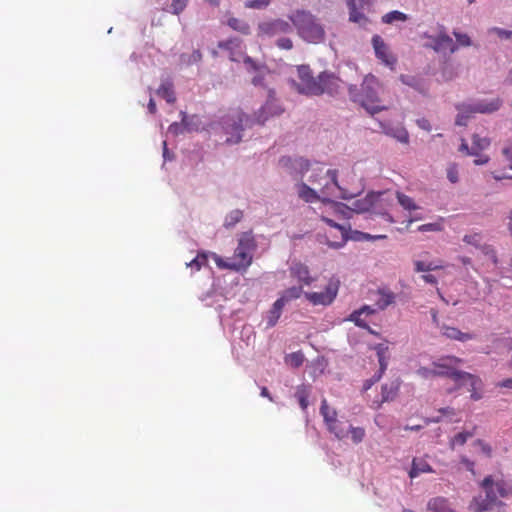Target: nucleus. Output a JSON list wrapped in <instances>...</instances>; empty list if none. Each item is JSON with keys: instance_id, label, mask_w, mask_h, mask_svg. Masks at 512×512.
<instances>
[{"instance_id": "obj_19", "label": "nucleus", "mask_w": 512, "mask_h": 512, "mask_svg": "<svg viewBox=\"0 0 512 512\" xmlns=\"http://www.w3.org/2000/svg\"><path fill=\"white\" fill-rule=\"evenodd\" d=\"M296 188L298 197L306 203L322 202L323 198H327V196L321 195L320 192L318 193L302 181L296 184Z\"/></svg>"}, {"instance_id": "obj_47", "label": "nucleus", "mask_w": 512, "mask_h": 512, "mask_svg": "<svg viewBox=\"0 0 512 512\" xmlns=\"http://www.w3.org/2000/svg\"><path fill=\"white\" fill-rule=\"evenodd\" d=\"M417 375L420 376L421 378L423 379H430V378H433V377H439L436 370H435V367H431V368H428V367H420L419 369H417L416 371Z\"/></svg>"}, {"instance_id": "obj_3", "label": "nucleus", "mask_w": 512, "mask_h": 512, "mask_svg": "<svg viewBox=\"0 0 512 512\" xmlns=\"http://www.w3.org/2000/svg\"><path fill=\"white\" fill-rule=\"evenodd\" d=\"M382 92V84L372 74L364 77L359 92H357L355 86L349 88L352 100L359 103L371 115L387 109V106L381 103L380 94Z\"/></svg>"}, {"instance_id": "obj_9", "label": "nucleus", "mask_w": 512, "mask_h": 512, "mask_svg": "<svg viewBox=\"0 0 512 512\" xmlns=\"http://www.w3.org/2000/svg\"><path fill=\"white\" fill-rule=\"evenodd\" d=\"M463 362L464 360L462 358L454 355H446L434 360L432 366L435 367L439 377H447L455 382H459L463 371L459 370L458 367Z\"/></svg>"}, {"instance_id": "obj_6", "label": "nucleus", "mask_w": 512, "mask_h": 512, "mask_svg": "<svg viewBox=\"0 0 512 512\" xmlns=\"http://www.w3.org/2000/svg\"><path fill=\"white\" fill-rule=\"evenodd\" d=\"M255 247L256 244L254 238L250 234H244L238 241L233 257L223 259L214 254V260L219 268L237 272L245 271L252 263V252Z\"/></svg>"}, {"instance_id": "obj_13", "label": "nucleus", "mask_w": 512, "mask_h": 512, "mask_svg": "<svg viewBox=\"0 0 512 512\" xmlns=\"http://www.w3.org/2000/svg\"><path fill=\"white\" fill-rule=\"evenodd\" d=\"M292 32V26L289 22L276 19L272 21L261 22L258 25V36L273 37L279 34H287Z\"/></svg>"}, {"instance_id": "obj_5", "label": "nucleus", "mask_w": 512, "mask_h": 512, "mask_svg": "<svg viewBox=\"0 0 512 512\" xmlns=\"http://www.w3.org/2000/svg\"><path fill=\"white\" fill-rule=\"evenodd\" d=\"M298 35L306 42L319 44L325 41L326 32L318 18L306 10H296L288 16Z\"/></svg>"}, {"instance_id": "obj_31", "label": "nucleus", "mask_w": 512, "mask_h": 512, "mask_svg": "<svg viewBox=\"0 0 512 512\" xmlns=\"http://www.w3.org/2000/svg\"><path fill=\"white\" fill-rule=\"evenodd\" d=\"M374 349H375L377 357H378L379 370H381V372H385L387 369V366H388L387 358H388L389 348L386 344L380 343V344H377L374 347Z\"/></svg>"}, {"instance_id": "obj_12", "label": "nucleus", "mask_w": 512, "mask_h": 512, "mask_svg": "<svg viewBox=\"0 0 512 512\" xmlns=\"http://www.w3.org/2000/svg\"><path fill=\"white\" fill-rule=\"evenodd\" d=\"M279 164L295 179L302 178L310 168L309 161L302 157H282Z\"/></svg>"}, {"instance_id": "obj_2", "label": "nucleus", "mask_w": 512, "mask_h": 512, "mask_svg": "<svg viewBox=\"0 0 512 512\" xmlns=\"http://www.w3.org/2000/svg\"><path fill=\"white\" fill-rule=\"evenodd\" d=\"M299 83L293 81L295 89L308 96H319L322 94L334 95L340 89V79L333 73L324 71L314 77L308 65H300L297 68Z\"/></svg>"}, {"instance_id": "obj_57", "label": "nucleus", "mask_w": 512, "mask_h": 512, "mask_svg": "<svg viewBox=\"0 0 512 512\" xmlns=\"http://www.w3.org/2000/svg\"><path fill=\"white\" fill-rule=\"evenodd\" d=\"M202 54L199 50L193 51V53L190 55L189 60L187 61L188 64L196 63L201 61Z\"/></svg>"}, {"instance_id": "obj_58", "label": "nucleus", "mask_w": 512, "mask_h": 512, "mask_svg": "<svg viewBox=\"0 0 512 512\" xmlns=\"http://www.w3.org/2000/svg\"><path fill=\"white\" fill-rule=\"evenodd\" d=\"M461 463L465 465L466 469L474 474V462L469 460L467 457H461Z\"/></svg>"}, {"instance_id": "obj_59", "label": "nucleus", "mask_w": 512, "mask_h": 512, "mask_svg": "<svg viewBox=\"0 0 512 512\" xmlns=\"http://www.w3.org/2000/svg\"><path fill=\"white\" fill-rule=\"evenodd\" d=\"M417 125L423 129V130H426V131H430L431 130V124L430 122L425 119V118H422V119H418L417 120Z\"/></svg>"}, {"instance_id": "obj_17", "label": "nucleus", "mask_w": 512, "mask_h": 512, "mask_svg": "<svg viewBox=\"0 0 512 512\" xmlns=\"http://www.w3.org/2000/svg\"><path fill=\"white\" fill-rule=\"evenodd\" d=\"M464 382L469 383L470 398L474 401H478L482 398V394L478 392V388L481 386V379L471 373L463 371L460 376V381L457 383V388L461 387Z\"/></svg>"}, {"instance_id": "obj_39", "label": "nucleus", "mask_w": 512, "mask_h": 512, "mask_svg": "<svg viewBox=\"0 0 512 512\" xmlns=\"http://www.w3.org/2000/svg\"><path fill=\"white\" fill-rule=\"evenodd\" d=\"M396 197H397L399 204L405 210L411 211V210H416L418 208V206L415 204L414 200L411 197H409L401 192H397Z\"/></svg>"}, {"instance_id": "obj_48", "label": "nucleus", "mask_w": 512, "mask_h": 512, "mask_svg": "<svg viewBox=\"0 0 512 512\" xmlns=\"http://www.w3.org/2000/svg\"><path fill=\"white\" fill-rule=\"evenodd\" d=\"M442 230H443V225L441 222L427 223V224L420 225L418 227V231H420V232H428V231L440 232Z\"/></svg>"}, {"instance_id": "obj_1", "label": "nucleus", "mask_w": 512, "mask_h": 512, "mask_svg": "<svg viewBox=\"0 0 512 512\" xmlns=\"http://www.w3.org/2000/svg\"><path fill=\"white\" fill-rule=\"evenodd\" d=\"M283 112L284 108L274 95L270 93L266 103L255 113L254 119H250L249 116L239 111L227 115L223 119V129L228 135L226 142L230 144L239 143L242 138L241 132L244 126H249L253 123L262 125L269 118L279 116Z\"/></svg>"}, {"instance_id": "obj_8", "label": "nucleus", "mask_w": 512, "mask_h": 512, "mask_svg": "<svg viewBox=\"0 0 512 512\" xmlns=\"http://www.w3.org/2000/svg\"><path fill=\"white\" fill-rule=\"evenodd\" d=\"M502 105L500 98H493L490 100H479L477 103L471 104H458L456 109L458 114L456 117V125L466 126L469 119L475 113L490 114L497 111Z\"/></svg>"}, {"instance_id": "obj_56", "label": "nucleus", "mask_w": 512, "mask_h": 512, "mask_svg": "<svg viewBox=\"0 0 512 512\" xmlns=\"http://www.w3.org/2000/svg\"><path fill=\"white\" fill-rule=\"evenodd\" d=\"M394 137L399 141V142H402V143H408L409 141V134L408 132L401 128V129H398L396 131V134H394Z\"/></svg>"}, {"instance_id": "obj_34", "label": "nucleus", "mask_w": 512, "mask_h": 512, "mask_svg": "<svg viewBox=\"0 0 512 512\" xmlns=\"http://www.w3.org/2000/svg\"><path fill=\"white\" fill-rule=\"evenodd\" d=\"M286 305L285 302H283V300H281L280 298H278L274 304H273V307L272 309L270 310V317H269V321H268V325L269 326H274L276 324V322L278 321V319L280 318V315H281V312H282V309L283 307Z\"/></svg>"}, {"instance_id": "obj_11", "label": "nucleus", "mask_w": 512, "mask_h": 512, "mask_svg": "<svg viewBox=\"0 0 512 512\" xmlns=\"http://www.w3.org/2000/svg\"><path fill=\"white\" fill-rule=\"evenodd\" d=\"M349 9V21L359 25L368 23V18L364 14L373 4V0H346Z\"/></svg>"}, {"instance_id": "obj_30", "label": "nucleus", "mask_w": 512, "mask_h": 512, "mask_svg": "<svg viewBox=\"0 0 512 512\" xmlns=\"http://www.w3.org/2000/svg\"><path fill=\"white\" fill-rule=\"evenodd\" d=\"M327 429L339 440H343L349 435L348 425L340 420L328 426Z\"/></svg>"}, {"instance_id": "obj_25", "label": "nucleus", "mask_w": 512, "mask_h": 512, "mask_svg": "<svg viewBox=\"0 0 512 512\" xmlns=\"http://www.w3.org/2000/svg\"><path fill=\"white\" fill-rule=\"evenodd\" d=\"M434 470L423 458H414L412 461V467L409 471L410 478H415L422 473H432Z\"/></svg>"}, {"instance_id": "obj_54", "label": "nucleus", "mask_w": 512, "mask_h": 512, "mask_svg": "<svg viewBox=\"0 0 512 512\" xmlns=\"http://www.w3.org/2000/svg\"><path fill=\"white\" fill-rule=\"evenodd\" d=\"M276 45L280 48V49H285V50H290L293 48V42L290 38H287V37H282V38H279L276 42Z\"/></svg>"}, {"instance_id": "obj_52", "label": "nucleus", "mask_w": 512, "mask_h": 512, "mask_svg": "<svg viewBox=\"0 0 512 512\" xmlns=\"http://www.w3.org/2000/svg\"><path fill=\"white\" fill-rule=\"evenodd\" d=\"M187 2H188V0H172L171 6H170L172 13H174V14L181 13L187 6Z\"/></svg>"}, {"instance_id": "obj_37", "label": "nucleus", "mask_w": 512, "mask_h": 512, "mask_svg": "<svg viewBox=\"0 0 512 512\" xmlns=\"http://www.w3.org/2000/svg\"><path fill=\"white\" fill-rule=\"evenodd\" d=\"M302 293L303 291L301 286H293L284 290L279 298L283 300V302L288 303L291 300L298 299Z\"/></svg>"}, {"instance_id": "obj_44", "label": "nucleus", "mask_w": 512, "mask_h": 512, "mask_svg": "<svg viewBox=\"0 0 512 512\" xmlns=\"http://www.w3.org/2000/svg\"><path fill=\"white\" fill-rule=\"evenodd\" d=\"M243 217V213L241 210H233L231 211L225 219V226L226 227H233L235 224H237Z\"/></svg>"}, {"instance_id": "obj_46", "label": "nucleus", "mask_w": 512, "mask_h": 512, "mask_svg": "<svg viewBox=\"0 0 512 512\" xmlns=\"http://www.w3.org/2000/svg\"><path fill=\"white\" fill-rule=\"evenodd\" d=\"M447 178L448 180L455 184L459 181V171L458 166L455 163H451L447 167Z\"/></svg>"}, {"instance_id": "obj_60", "label": "nucleus", "mask_w": 512, "mask_h": 512, "mask_svg": "<svg viewBox=\"0 0 512 512\" xmlns=\"http://www.w3.org/2000/svg\"><path fill=\"white\" fill-rule=\"evenodd\" d=\"M168 132H169V133H172L173 135H177V134H179V133H181V132H182V127H181V125H180V124H178V123H176V122H175V123H172V124L169 126V128H168Z\"/></svg>"}, {"instance_id": "obj_18", "label": "nucleus", "mask_w": 512, "mask_h": 512, "mask_svg": "<svg viewBox=\"0 0 512 512\" xmlns=\"http://www.w3.org/2000/svg\"><path fill=\"white\" fill-rule=\"evenodd\" d=\"M382 195V192H371L367 194L365 198L359 199L353 203L352 212L364 213L374 209Z\"/></svg>"}, {"instance_id": "obj_20", "label": "nucleus", "mask_w": 512, "mask_h": 512, "mask_svg": "<svg viewBox=\"0 0 512 512\" xmlns=\"http://www.w3.org/2000/svg\"><path fill=\"white\" fill-rule=\"evenodd\" d=\"M375 310L368 306L364 305L360 309L355 310L350 314L348 320L354 322L356 326L367 329L370 333L374 334V331L369 327L368 323L362 318L363 315L369 316L374 314Z\"/></svg>"}, {"instance_id": "obj_26", "label": "nucleus", "mask_w": 512, "mask_h": 512, "mask_svg": "<svg viewBox=\"0 0 512 512\" xmlns=\"http://www.w3.org/2000/svg\"><path fill=\"white\" fill-rule=\"evenodd\" d=\"M157 95L164 98L168 103L173 104L176 101L173 83L169 80L162 82L157 89Z\"/></svg>"}, {"instance_id": "obj_63", "label": "nucleus", "mask_w": 512, "mask_h": 512, "mask_svg": "<svg viewBox=\"0 0 512 512\" xmlns=\"http://www.w3.org/2000/svg\"><path fill=\"white\" fill-rule=\"evenodd\" d=\"M421 278L429 284L436 285L437 284V278L432 274H424L421 276Z\"/></svg>"}, {"instance_id": "obj_55", "label": "nucleus", "mask_w": 512, "mask_h": 512, "mask_svg": "<svg viewBox=\"0 0 512 512\" xmlns=\"http://www.w3.org/2000/svg\"><path fill=\"white\" fill-rule=\"evenodd\" d=\"M383 374L384 372H381V370H379L372 378L366 380L363 386L364 390L370 389L376 382H378L381 379Z\"/></svg>"}, {"instance_id": "obj_15", "label": "nucleus", "mask_w": 512, "mask_h": 512, "mask_svg": "<svg viewBox=\"0 0 512 512\" xmlns=\"http://www.w3.org/2000/svg\"><path fill=\"white\" fill-rule=\"evenodd\" d=\"M463 241L466 244L481 250V252L488 256L494 264L497 263V257L494 249L490 245L483 243V236L481 233L474 232L471 234H466L463 237Z\"/></svg>"}, {"instance_id": "obj_21", "label": "nucleus", "mask_w": 512, "mask_h": 512, "mask_svg": "<svg viewBox=\"0 0 512 512\" xmlns=\"http://www.w3.org/2000/svg\"><path fill=\"white\" fill-rule=\"evenodd\" d=\"M321 220L324 223H326L327 225H329L330 227L339 230L340 235H341L339 241H328L327 242L328 246L331 248H335V249H338V248H341L342 246H344V244L348 240V229L344 225H340L328 217L321 216Z\"/></svg>"}, {"instance_id": "obj_14", "label": "nucleus", "mask_w": 512, "mask_h": 512, "mask_svg": "<svg viewBox=\"0 0 512 512\" xmlns=\"http://www.w3.org/2000/svg\"><path fill=\"white\" fill-rule=\"evenodd\" d=\"M372 45L377 59H379L384 65L393 69L397 59L390 52V49L384 40L379 35H374L372 37Z\"/></svg>"}, {"instance_id": "obj_51", "label": "nucleus", "mask_w": 512, "mask_h": 512, "mask_svg": "<svg viewBox=\"0 0 512 512\" xmlns=\"http://www.w3.org/2000/svg\"><path fill=\"white\" fill-rule=\"evenodd\" d=\"M453 35L456 38L457 46L468 47L472 44L471 39L467 34L454 31Z\"/></svg>"}, {"instance_id": "obj_36", "label": "nucleus", "mask_w": 512, "mask_h": 512, "mask_svg": "<svg viewBox=\"0 0 512 512\" xmlns=\"http://www.w3.org/2000/svg\"><path fill=\"white\" fill-rule=\"evenodd\" d=\"M295 397L297 398L299 405L303 411H305L309 405V390L306 386L301 385L297 387L295 392Z\"/></svg>"}, {"instance_id": "obj_41", "label": "nucleus", "mask_w": 512, "mask_h": 512, "mask_svg": "<svg viewBox=\"0 0 512 512\" xmlns=\"http://www.w3.org/2000/svg\"><path fill=\"white\" fill-rule=\"evenodd\" d=\"M299 281L304 285H311L314 278L310 276L309 270L306 266H299L295 272Z\"/></svg>"}, {"instance_id": "obj_64", "label": "nucleus", "mask_w": 512, "mask_h": 512, "mask_svg": "<svg viewBox=\"0 0 512 512\" xmlns=\"http://www.w3.org/2000/svg\"><path fill=\"white\" fill-rule=\"evenodd\" d=\"M489 161V157L486 155H481L474 160L475 165H483Z\"/></svg>"}, {"instance_id": "obj_33", "label": "nucleus", "mask_w": 512, "mask_h": 512, "mask_svg": "<svg viewBox=\"0 0 512 512\" xmlns=\"http://www.w3.org/2000/svg\"><path fill=\"white\" fill-rule=\"evenodd\" d=\"M227 24L233 30L238 31V32H240V33H242L244 35L250 34V26L244 20L232 17V18L228 19Z\"/></svg>"}, {"instance_id": "obj_29", "label": "nucleus", "mask_w": 512, "mask_h": 512, "mask_svg": "<svg viewBox=\"0 0 512 512\" xmlns=\"http://www.w3.org/2000/svg\"><path fill=\"white\" fill-rule=\"evenodd\" d=\"M378 299L376 300V305L380 310L386 309L388 306L395 302V294L390 290H379L378 291Z\"/></svg>"}, {"instance_id": "obj_53", "label": "nucleus", "mask_w": 512, "mask_h": 512, "mask_svg": "<svg viewBox=\"0 0 512 512\" xmlns=\"http://www.w3.org/2000/svg\"><path fill=\"white\" fill-rule=\"evenodd\" d=\"M289 361L294 367H299L304 361V356L301 352H295L289 355Z\"/></svg>"}, {"instance_id": "obj_27", "label": "nucleus", "mask_w": 512, "mask_h": 512, "mask_svg": "<svg viewBox=\"0 0 512 512\" xmlns=\"http://www.w3.org/2000/svg\"><path fill=\"white\" fill-rule=\"evenodd\" d=\"M320 414L322 415L327 427L334 424L338 420L336 410L329 407L326 399L321 401Z\"/></svg>"}, {"instance_id": "obj_10", "label": "nucleus", "mask_w": 512, "mask_h": 512, "mask_svg": "<svg viewBox=\"0 0 512 512\" xmlns=\"http://www.w3.org/2000/svg\"><path fill=\"white\" fill-rule=\"evenodd\" d=\"M340 287V280L337 277H331L324 289L321 292H306L305 298L314 306L330 305L337 297Z\"/></svg>"}, {"instance_id": "obj_22", "label": "nucleus", "mask_w": 512, "mask_h": 512, "mask_svg": "<svg viewBox=\"0 0 512 512\" xmlns=\"http://www.w3.org/2000/svg\"><path fill=\"white\" fill-rule=\"evenodd\" d=\"M441 333L443 336L450 340H456L459 342H467L469 340H472L475 338V335L473 333L469 332H462L456 327L443 325L441 327Z\"/></svg>"}, {"instance_id": "obj_7", "label": "nucleus", "mask_w": 512, "mask_h": 512, "mask_svg": "<svg viewBox=\"0 0 512 512\" xmlns=\"http://www.w3.org/2000/svg\"><path fill=\"white\" fill-rule=\"evenodd\" d=\"M485 491V498L475 497L470 508L473 512H485L491 510L498 501V498H505L509 495V489L504 480L494 481L492 476H486L481 482Z\"/></svg>"}, {"instance_id": "obj_23", "label": "nucleus", "mask_w": 512, "mask_h": 512, "mask_svg": "<svg viewBox=\"0 0 512 512\" xmlns=\"http://www.w3.org/2000/svg\"><path fill=\"white\" fill-rule=\"evenodd\" d=\"M399 388L400 382L398 380L383 384L381 387V401L378 403L377 408L384 402L394 400L399 392Z\"/></svg>"}, {"instance_id": "obj_35", "label": "nucleus", "mask_w": 512, "mask_h": 512, "mask_svg": "<svg viewBox=\"0 0 512 512\" xmlns=\"http://www.w3.org/2000/svg\"><path fill=\"white\" fill-rule=\"evenodd\" d=\"M407 20L408 15L398 10L390 11L382 16V22L385 24H393L396 21L405 22Z\"/></svg>"}, {"instance_id": "obj_40", "label": "nucleus", "mask_w": 512, "mask_h": 512, "mask_svg": "<svg viewBox=\"0 0 512 512\" xmlns=\"http://www.w3.org/2000/svg\"><path fill=\"white\" fill-rule=\"evenodd\" d=\"M473 430H475V428ZM472 436H474V431L460 432L451 439L450 447L454 449L455 445L462 446L467 442L468 438H471Z\"/></svg>"}, {"instance_id": "obj_16", "label": "nucleus", "mask_w": 512, "mask_h": 512, "mask_svg": "<svg viewBox=\"0 0 512 512\" xmlns=\"http://www.w3.org/2000/svg\"><path fill=\"white\" fill-rule=\"evenodd\" d=\"M432 41L431 47L440 53H454L458 46L454 43L453 39L445 32H440L437 36H428Z\"/></svg>"}, {"instance_id": "obj_45", "label": "nucleus", "mask_w": 512, "mask_h": 512, "mask_svg": "<svg viewBox=\"0 0 512 512\" xmlns=\"http://www.w3.org/2000/svg\"><path fill=\"white\" fill-rule=\"evenodd\" d=\"M272 0H247L244 3L245 8L262 10L269 6Z\"/></svg>"}, {"instance_id": "obj_24", "label": "nucleus", "mask_w": 512, "mask_h": 512, "mask_svg": "<svg viewBox=\"0 0 512 512\" xmlns=\"http://www.w3.org/2000/svg\"><path fill=\"white\" fill-rule=\"evenodd\" d=\"M427 509L433 512H456L450 507L448 499L441 496L430 499Z\"/></svg>"}, {"instance_id": "obj_43", "label": "nucleus", "mask_w": 512, "mask_h": 512, "mask_svg": "<svg viewBox=\"0 0 512 512\" xmlns=\"http://www.w3.org/2000/svg\"><path fill=\"white\" fill-rule=\"evenodd\" d=\"M348 429L353 443L358 444L363 441L366 434L364 428L353 427L352 425H348Z\"/></svg>"}, {"instance_id": "obj_61", "label": "nucleus", "mask_w": 512, "mask_h": 512, "mask_svg": "<svg viewBox=\"0 0 512 512\" xmlns=\"http://www.w3.org/2000/svg\"><path fill=\"white\" fill-rule=\"evenodd\" d=\"M502 153L512 163V141L503 148Z\"/></svg>"}, {"instance_id": "obj_38", "label": "nucleus", "mask_w": 512, "mask_h": 512, "mask_svg": "<svg viewBox=\"0 0 512 512\" xmlns=\"http://www.w3.org/2000/svg\"><path fill=\"white\" fill-rule=\"evenodd\" d=\"M414 266L416 272H429L444 268V266L441 263L435 264L433 262H424L420 260L415 261Z\"/></svg>"}, {"instance_id": "obj_4", "label": "nucleus", "mask_w": 512, "mask_h": 512, "mask_svg": "<svg viewBox=\"0 0 512 512\" xmlns=\"http://www.w3.org/2000/svg\"><path fill=\"white\" fill-rule=\"evenodd\" d=\"M337 175L338 172L334 169L324 171L323 168H313L308 181L313 185L320 186V194L323 196L331 195L334 188L340 191L339 197L344 200L352 199L361 194L363 190L361 185L353 188L340 185L337 180Z\"/></svg>"}, {"instance_id": "obj_32", "label": "nucleus", "mask_w": 512, "mask_h": 512, "mask_svg": "<svg viewBox=\"0 0 512 512\" xmlns=\"http://www.w3.org/2000/svg\"><path fill=\"white\" fill-rule=\"evenodd\" d=\"M490 145V140L486 137H480L479 135L475 134L472 137V146H471V152H469L471 155H478V153Z\"/></svg>"}, {"instance_id": "obj_50", "label": "nucleus", "mask_w": 512, "mask_h": 512, "mask_svg": "<svg viewBox=\"0 0 512 512\" xmlns=\"http://www.w3.org/2000/svg\"><path fill=\"white\" fill-rule=\"evenodd\" d=\"M489 33L496 34L500 39H512V30H505L499 27H492L489 29Z\"/></svg>"}, {"instance_id": "obj_62", "label": "nucleus", "mask_w": 512, "mask_h": 512, "mask_svg": "<svg viewBox=\"0 0 512 512\" xmlns=\"http://www.w3.org/2000/svg\"><path fill=\"white\" fill-rule=\"evenodd\" d=\"M497 387L512 389V378L504 379L496 384Z\"/></svg>"}, {"instance_id": "obj_49", "label": "nucleus", "mask_w": 512, "mask_h": 512, "mask_svg": "<svg viewBox=\"0 0 512 512\" xmlns=\"http://www.w3.org/2000/svg\"><path fill=\"white\" fill-rule=\"evenodd\" d=\"M473 444L475 446H478L485 456H487L488 458L492 457L493 450L490 444H488L482 439L475 440Z\"/></svg>"}, {"instance_id": "obj_28", "label": "nucleus", "mask_w": 512, "mask_h": 512, "mask_svg": "<svg viewBox=\"0 0 512 512\" xmlns=\"http://www.w3.org/2000/svg\"><path fill=\"white\" fill-rule=\"evenodd\" d=\"M322 203L330 204L336 215H339L343 218L351 217L352 208L348 207L347 205H345L343 203L332 201L329 198H323Z\"/></svg>"}, {"instance_id": "obj_42", "label": "nucleus", "mask_w": 512, "mask_h": 512, "mask_svg": "<svg viewBox=\"0 0 512 512\" xmlns=\"http://www.w3.org/2000/svg\"><path fill=\"white\" fill-rule=\"evenodd\" d=\"M208 258L205 253H199L193 260L186 265L195 271H199L203 266L207 265Z\"/></svg>"}]
</instances>
